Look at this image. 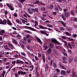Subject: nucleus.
I'll use <instances>...</instances> for the list:
<instances>
[{
    "instance_id": "nucleus-1",
    "label": "nucleus",
    "mask_w": 77,
    "mask_h": 77,
    "mask_svg": "<svg viewBox=\"0 0 77 77\" xmlns=\"http://www.w3.org/2000/svg\"><path fill=\"white\" fill-rule=\"evenodd\" d=\"M6 23V20H4L3 21L0 18V24L5 25Z\"/></svg>"
},
{
    "instance_id": "nucleus-2",
    "label": "nucleus",
    "mask_w": 77,
    "mask_h": 77,
    "mask_svg": "<svg viewBox=\"0 0 77 77\" xmlns=\"http://www.w3.org/2000/svg\"><path fill=\"white\" fill-rule=\"evenodd\" d=\"M52 42H54V43H55L56 44V45H60V43L58 42L57 40H56V39L54 38H53L52 39Z\"/></svg>"
},
{
    "instance_id": "nucleus-3",
    "label": "nucleus",
    "mask_w": 77,
    "mask_h": 77,
    "mask_svg": "<svg viewBox=\"0 0 77 77\" xmlns=\"http://www.w3.org/2000/svg\"><path fill=\"white\" fill-rule=\"evenodd\" d=\"M26 28H27L28 29H29V30H32V31H34V32H36V29H33L32 27L27 26Z\"/></svg>"
},
{
    "instance_id": "nucleus-4",
    "label": "nucleus",
    "mask_w": 77,
    "mask_h": 77,
    "mask_svg": "<svg viewBox=\"0 0 77 77\" xmlns=\"http://www.w3.org/2000/svg\"><path fill=\"white\" fill-rule=\"evenodd\" d=\"M53 53L55 56H58V55H59L58 51H56V50H54L53 51Z\"/></svg>"
},
{
    "instance_id": "nucleus-5",
    "label": "nucleus",
    "mask_w": 77,
    "mask_h": 77,
    "mask_svg": "<svg viewBox=\"0 0 77 77\" xmlns=\"http://www.w3.org/2000/svg\"><path fill=\"white\" fill-rule=\"evenodd\" d=\"M52 51L51 50V48H49L48 50V51L47 52V53L48 54H51Z\"/></svg>"
},
{
    "instance_id": "nucleus-6",
    "label": "nucleus",
    "mask_w": 77,
    "mask_h": 77,
    "mask_svg": "<svg viewBox=\"0 0 77 77\" xmlns=\"http://www.w3.org/2000/svg\"><path fill=\"white\" fill-rule=\"evenodd\" d=\"M39 27L40 28V29H47V27L43 26L42 25H39Z\"/></svg>"
},
{
    "instance_id": "nucleus-7",
    "label": "nucleus",
    "mask_w": 77,
    "mask_h": 77,
    "mask_svg": "<svg viewBox=\"0 0 77 77\" xmlns=\"http://www.w3.org/2000/svg\"><path fill=\"white\" fill-rule=\"evenodd\" d=\"M58 65H59V66H60V67H61V68H62V69H66V68H65V67H64L63 66V65H62V64H60V63H59L58 64Z\"/></svg>"
},
{
    "instance_id": "nucleus-8",
    "label": "nucleus",
    "mask_w": 77,
    "mask_h": 77,
    "mask_svg": "<svg viewBox=\"0 0 77 77\" xmlns=\"http://www.w3.org/2000/svg\"><path fill=\"white\" fill-rule=\"evenodd\" d=\"M32 11L33 12H36L38 13V8H35V9H32Z\"/></svg>"
},
{
    "instance_id": "nucleus-9",
    "label": "nucleus",
    "mask_w": 77,
    "mask_h": 77,
    "mask_svg": "<svg viewBox=\"0 0 77 77\" xmlns=\"http://www.w3.org/2000/svg\"><path fill=\"white\" fill-rule=\"evenodd\" d=\"M12 41L14 44L15 45L18 44V42L17 41L15 40V39L13 38L12 40Z\"/></svg>"
},
{
    "instance_id": "nucleus-10",
    "label": "nucleus",
    "mask_w": 77,
    "mask_h": 77,
    "mask_svg": "<svg viewBox=\"0 0 77 77\" xmlns=\"http://www.w3.org/2000/svg\"><path fill=\"white\" fill-rule=\"evenodd\" d=\"M72 61V57H70L69 58V63H71Z\"/></svg>"
},
{
    "instance_id": "nucleus-11",
    "label": "nucleus",
    "mask_w": 77,
    "mask_h": 77,
    "mask_svg": "<svg viewBox=\"0 0 77 77\" xmlns=\"http://www.w3.org/2000/svg\"><path fill=\"white\" fill-rule=\"evenodd\" d=\"M36 40L38 42H39V43H41L42 44V42L41 41V40L38 37H36Z\"/></svg>"
},
{
    "instance_id": "nucleus-12",
    "label": "nucleus",
    "mask_w": 77,
    "mask_h": 77,
    "mask_svg": "<svg viewBox=\"0 0 77 77\" xmlns=\"http://www.w3.org/2000/svg\"><path fill=\"white\" fill-rule=\"evenodd\" d=\"M7 23L9 26H12V24L11 21L9 20H8V22H7Z\"/></svg>"
},
{
    "instance_id": "nucleus-13",
    "label": "nucleus",
    "mask_w": 77,
    "mask_h": 77,
    "mask_svg": "<svg viewBox=\"0 0 77 77\" xmlns=\"http://www.w3.org/2000/svg\"><path fill=\"white\" fill-rule=\"evenodd\" d=\"M5 33V31L4 30H2L0 31V35H2L3 33Z\"/></svg>"
},
{
    "instance_id": "nucleus-14",
    "label": "nucleus",
    "mask_w": 77,
    "mask_h": 77,
    "mask_svg": "<svg viewBox=\"0 0 77 77\" xmlns=\"http://www.w3.org/2000/svg\"><path fill=\"white\" fill-rule=\"evenodd\" d=\"M69 12H66L65 13L64 15L66 17L68 18L69 16Z\"/></svg>"
},
{
    "instance_id": "nucleus-15",
    "label": "nucleus",
    "mask_w": 77,
    "mask_h": 77,
    "mask_svg": "<svg viewBox=\"0 0 77 77\" xmlns=\"http://www.w3.org/2000/svg\"><path fill=\"white\" fill-rule=\"evenodd\" d=\"M26 72H23L22 71H21V75H26Z\"/></svg>"
},
{
    "instance_id": "nucleus-16",
    "label": "nucleus",
    "mask_w": 77,
    "mask_h": 77,
    "mask_svg": "<svg viewBox=\"0 0 77 77\" xmlns=\"http://www.w3.org/2000/svg\"><path fill=\"white\" fill-rule=\"evenodd\" d=\"M5 73H6V71H3L1 75L2 77H4L5 76Z\"/></svg>"
},
{
    "instance_id": "nucleus-17",
    "label": "nucleus",
    "mask_w": 77,
    "mask_h": 77,
    "mask_svg": "<svg viewBox=\"0 0 77 77\" xmlns=\"http://www.w3.org/2000/svg\"><path fill=\"white\" fill-rule=\"evenodd\" d=\"M55 10L57 12H59V9L57 7H55Z\"/></svg>"
},
{
    "instance_id": "nucleus-18",
    "label": "nucleus",
    "mask_w": 77,
    "mask_h": 77,
    "mask_svg": "<svg viewBox=\"0 0 77 77\" xmlns=\"http://www.w3.org/2000/svg\"><path fill=\"white\" fill-rule=\"evenodd\" d=\"M65 73V71L64 70H62L61 72V75H64Z\"/></svg>"
},
{
    "instance_id": "nucleus-19",
    "label": "nucleus",
    "mask_w": 77,
    "mask_h": 77,
    "mask_svg": "<svg viewBox=\"0 0 77 77\" xmlns=\"http://www.w3.org/2000/svg\"><path fill=\"white\" fill-rule=\"evenodd\" d=\"M63 42H64V44H65V45L66 46L68 45V44H67V42L66 41H65L64 40H63Z\"/></svg>"
},
{
    "instance_id": "nucleus-20",
    "label": "nucleus",
    "mask_w": 77,
    "mask_h": 77,
    "mask_svg": "<svg viewBox=\"0 0 77 77\" xmlns=\"http://www.w3.org/2000/svg\"><path fill=\"white\" fill-rule=\"evenodd\" d=\"M41 33H42V34H43L44 35H45V34L46 32L44 31H43L42 30L40 31Z\"/></svg>"
},
{
    "instance_id": "nucleus-21",
    "label": "nucleus",
    "mask_w": 77,
    "mask_h": 77,
    "mask_svg": "<svg viewBox=\"0 0 77 77\" xmlns=\"http://www.w3.org/2000/svg\"><path fill=\"white\" fill-rule=\"evenodd\" d=\"M49 46L51 48H53V44L52 43H50L49 45Z\"/></svg>"
},
{
    "instance_id": "nucleus-22",
    "label": "nucleus",
    "mask_w": 77,
    "mask_h": 77,
    "mask_svg": "<svg viewBox=\"0 0 77 77\" xmlns=\"http://www.w3.org/2000/svg\"><path fill=\"white\" fill-rule=\"evenodd\" d=\"M42 58L43 59V62L44 63H45V56L43 55Z\"/></svg>"
},
{
    "instance_id": "nucleus-23",
    "label": "nucleus",
    "mask_w": 77,
    "mask_h": 77,
    "mask_svg": "<svg viewBox=\"0 0 77 77\" xmlns=\"http://www.w3.org/2000/svg\"><path fill=\"white\" fill-rule=\"evenodd\" d=\"M45 71H47L48 69V66L46 65V67L45 68Z\"/></svg>"
},
{
    "instance_id": "nucleus-24",
    "label": "nucleus",
    "mask_w": 77,
    "mask_h": 77,
    "mask_svg": "<svg viewBox=\"0 0 77 77\" xmlns=\"http://www.w3.org/2000/svg\"><path fill=\"white\" fill-rule=\"evenodd\" d=\"M16 22H17V23H19V24H22V23L20 22V20L18 19H17L16 20Z\"/></svg>"
},
{
    "instance_id": "nucleus-25",
    "label": "nucleus",
    "mask_w": 77,
    "mask_h": 77,
    "mask_svg": "<svg viewBox=\"0 0 77 77\" xmlns=\"http://www.w3.org/2000/svg\"><path fill=\"white\" fill-rule=\"evenodd\" d=\"M65 34L67 35V36H71V35L69 34V32H65Z\"/></svg>"
},
{
    "instance_id": "nucleus-26",
    "label": "nucleus",
    "mask_w": 77,
    "mask_h": 77,
    "mask_svg": "<svg viewBox=\"0 0 77 77\" xmlns=\"http://www.w3.org/2000/svg\"><path fill=\"white\" fill-rule=\"evenodd\" d=\"M35 75H36V77H39V73L38 72H35Z\"/></svg>"
},
{
    "instance_id": "nucleus-27",
    "label": "nucleus",
    "mask_w": 77,
    "mask_h": 77,
    "mask_svg": "<svg viewBox=\"0 0 77 77\" xmlns=\"http://www.w3.org/2000/svg\"><path fill=\"white\" fill-rule=\"evenodd\" d=\"M68 45L69 48H70V49H72V48L71 46V44H70L68 43Z\"/></svg>"
},
{
    "instance_id": "nucleus-28",
    "label": "nucleus",
    "mask_w": 77,
    "mask_h": 77,
    "mask_svg": "<svg viewBox=\"0 0 77 77\" xmlns=\"http://www.w3.org/2000/svg\"><path fill=\"white\" fill-rule=\"evenodd\" d=\"M35 60L36 61L38 60H39V57H38L36 56H35Z\"/></svg>"
},
{
    "instance_id": "nucleus-29",
    "label": "nucleus",
    "mask_w": 77,
    "mask_h": 77,
    "mask_svg": "<svg viewBox=\"0 0 77 77\" xmlns=\"http://www.w3.org/2000/svg\"><path fill=\"white\" fill-rule=\"evenodd\" d=\"M62 17L63 20L64 21H65V20H66V18L63 15H62Z\"/></svg>"
},
{
    "instance_id": "nucleus-30",
    "label": "nucleus",
    "mask_w": 77,
    "mask_h": 77,
    "mask_svg": "<svg viewBox=\"0 0 77 77\" xmlns=\"http://www.w3.org/2000/svg\"><path fill=\"white\" fill-rule=\"evenodd\" d=\"M9 8H10V10H11V11H13L14 10V9L12 8V5H10V7H9Z\"/></svg>"
},
{
    "instance_id": "nucleus-31",
    "label": "nucleus",
    "mask_w": 77,
    "mask_h": 77,
    "mask_svg": "<svg viewBox=\"0 0 77 77\" xmlns=\"http://www.w3.org/2000/svg\"><path fill=\"white\" fill-rule=\"evenodd\" d=\"M18 0V1L20 2V3H23V2H25L26 0Z\"/></svg>"
},
{
    "instance_id": "nucleus-32",
    "label": "nucleus",
    "mask_w": 77,
    "mask_h": 77,
    "mask_svg": "<svg viewBox=\"0 0 77 77\" xmlns=\"http://www.w3.org/2000/svg\"><path fill=\"white\" fill-rule=\"evenodd\" d=\"M75 75V72H72V76H73L74 77Z\"/></svg>"
},
{
    "instance_id": "nucleus-33",
    "label": "nucleus",
    "mask_w": 77,
    "mask_h": 77,
    "mask_svg": "<svg viewBox=\"0 0 77 77\" xmlns=\"http://www.w3.org/2000/svg\"><path fill=\"white\" fill-rule=\"evenodd\" d=\"M49 8L50 9H53V6L52 5H51L49 7Z\"/></svg>"
},
{
    "instance_id": "nucleus-34",
    "label": "nucleus",
    "mask_w": 77,
    "mask_h": 77,
    "mask_svg": "<svg viewBox=\"0 0 77 77\" xmlns=\"http://www.w3.org/2000/svg\"><path fill=\"white\" fill-rule=\"evenodd\" d=\"M41 18L42 20H43V21H45V20H46V19H45V17H41Z\"/></svg>"
},
{
    "instance_id": "nucleus-35",
    "label": "nucleus",
    "mask_w": 77,
    "mask_h": 77,
    "mask_svg": "<svg viewBox=\"0 0 77 77\" xmlns=\"http://www.w3.org/2000/svg\"><path fill=\"white\" fill-rule=\"evenodd\" d=\"M72 36L73 37V38H75L76 37H77V34H73L72 35Z\"/></svg>"
},
{
    "instance_id": "nucleus-36",
    "label": "nucleus",
    "mask_w": 77,
    "mask_h": 77,
    "mask_svg": "<svg viewBox=\"0 0 77 77\" xmlns=\"http://www.w3.org/2000/svg\"><path fill=\"white\" fill-rule=\"evenodd\" d=\"M43 47L45 49V50H47V49H48V48H47V46L46 45L44 46Z\"/></svg>"
},
{
    "instance_id": "nucleus-37",
    "label": "nucleus",
    "mask_w": 77,
    "mask_h": 77,
    "mask_svg": "<svg viewBox=\"0 0 77 77\" xmlns=\"http://www.w3.org/2000/svg\"><path fill=\"white\" fill-rule=\"evenodd\" d=\"M47 26H48V27H53V26L52 25L50 24H48L47 25Z\"/></svg>"
},
{
    "instance_id": "nucleus-38",
    "label": "nucleus",
    "mask_w": 77,
    "mask_h": 77,
    "mask_svg": "<svg viewBox=\"0 0 77 77\" xmlns=\"http://www.w3.org/2000/svg\"><path fill=\"white\" fill-rule=\"evenodd\" d=\"M61 38H62V39L64 40H65L66 39V37L65 36H62Z\"/></svg>"
},
{
    "instance_id": "nucleus-39",
    "label": "nucleus",
    "mask_w": 77,
    "mask_h": 77,
    "mask_svg": "<svg viewBox=\"0 0 77 77\" xmlns=\"http://www.w3.org/2000/svg\"><path fill=\"white\" fill-rule=\"evenodd\" d=\"M7 44L9 46H11V47H13V46L10 43H8Z\"/></svg>"
},
{
    "instance_id": "nucleus-40",
    "label": "nucleus",
    "mask_w": 77,
    "mask_h": 77,
    "mask_svg": "<svg viewBox=\"0 0 77 77\" xmlns=\"http://www.w3.org/2000/svg\"><path fill=\"white\" fill-rule=\"evenodd\" d=\"M20 20H21L22 21H23V22H25V23H27V22L26 21V20H23L22 19H20Z\"/></svg>"
},
{
    "instance_id": "nucleus-41",
    "label": "nucleus",
    "mask_w": 77,
    "mask_h": 77,
    "mask_svg": "<svg viewBox=\"0 0 77 77\" xmlns=\"http://www.w3.org/2000/svg\"><path fill=\"white\" fill-rule=\"evenodd\" d=\"M25 32L26 33H31V32L28 30H26Z\"/></svg>"
},
{
    "instance_id": "nucleus-42",
    "label": "nucleus",
    "mask_w": 77,
    "mask_h": 77,
    "mask_svg": "<svg viewBox=\"0 0 77 77\" xmlns=\"http://www.w3.org/2000/svg\"><path fill=\"white\" fill-rule=\"evenodd\" d=\"M16 63H17V64L18 63H20V61L19 60H16Z\"/></svg>"
},
{
    "instance_id": "nucleus-43",
    "label": "nucleus",
    "mask_w": 77,
    "mask_h": 77,
    "mask_svg": "<svg viewBox=\"0 0 77 77\" xmlns=\"http://www.w3.org/2000/svg\"><path fill=\"white\" fill-rule=\"evenodd\" d=\"M16 37L17 38H21V36L19 34H18L16 36Z\"/></svg>"
},
{
    "instance_id": "nucleus-44",
    "label": "nucleus",
    "mask_w": 77,
    "mask_h": 77,
    "mask_svg": "<svg viewBox=\"0 0 77 77\" xmlns=\"http://www.w3.org/2000/svg\"><path fill=\"white\" fill-rule=\"evenodd\" d=\"M74 61L75 62H77V57H75V58H74Z\"/></svg>"
},
{
    "instance_id": "nucleus-45",
    "label": "nucleus",
    "mask_w": 77,
    "mask_h": 77,
    "mask_svg": "<svg viewBox=\"0 0 77 77\" xmlns=\"http://www.w3.org/2000/svg\"><path fill=\"white\" fill-rule=\"evenodd\" d=\"M35 24H35V26H37V25L38 24V22L36 21V20H35Z\"/></svg>"
},
{
    "instance_id": "nucleus-46",
    "label": "nucleus",
    "mask_w": 77,
    "mask_h": 77,
    "mask_svg": "<svg viewBox=\"0 0 77 77\" xmlns=\"http://www.w3.org/2000/svg\"><path fill=\"white\" fill-rule=\"evenodd\" d=\"M71 14L72 15H75V14H74V11H71Z\"/></svg>"
},
{
    "instance_id": "nucleus-47",
    "label": "nucleus",
    "mask_w": 77,
    "mask_h": 77,
    "mask_svg": "<svg viewBox=\"0 0 77 77\" xmlns=\"http://www.w3.org/2000/svg\"><path fill=\"white\" fill-rule=\"evenodd\" d=\"M57 66V65H56V63H54L53 64V66L54 68H56V67Z\"/></svg>"
},
{
    "instance_id": "nucleus-48",
    "label": "nucleus",
    "mask_w": 77,
    "mask_h": 77,
    "mask_svg": "<svg viewBox=\"0 0 77 77\" xmlns=\"http://www.w3.org/2000/svg\"><path fill=\"white\" fill-rule=\"evenodd\" d=\"M61 22L62 23V24H63V26H64V27H65V23H63V22L62 21H61Z\"/></svg>"
},
{
    "instance_id": "nucleus-49",
    "label": "nucleus",
    "mask_w": 77,
    "mask_h": 77,
    "mask_svg": "<svg viewBox=\"0 0 77 77\" xmlns=\"http://www.w3.org/2000/svg\"><path fill=\"white\" fill-rule=\"evenodd\" d=\"M57 1L59 3H62V0H57Z\"/></svg>"
},
{
    "instance_id": "nucleus-50",
    "label": "nucleus",
    "mask_w": 77,
    "mask_h": 77,
    "mask_svg": "<svg viewBox=\"0 0 77 77\" xmlns=\"http://www.w3.org/2000/svg\"><path fill=\"white\" fill-rule=\"evenodd\" d=\"M74 21L75 22H77V18H74Z\"/></svg>"
},
{
    "instance_id": "nucleus-51",
    "label": "nucleus",
    "mask_w": 77,
    "mask_h": 77,
    "mask_svg": "<svg viewBox=\"0 0 77 77\" xmlns=\"http://www.w3.org/2000/svg\"><path fill=\"white\" fill-rule=\"evenodd\" d=\"M38 57H41V54L39 53H38Z\"/></svg>"
},
{
    "instance_id": "nucleus-52",
    "label": "nucleus",
    "mask_w": 77,
    "mask_h": 77,
    "mask_svg": "<svg viewBox=\"0 0 77 77\" xmlns=\"http://www.w3.org/2000/svg\"><path fill=\"white\" fill-rule=\"evenodd\" d=\"M15 77H18V73H15Z\"/></svg>"
},
{
    "instance_id": "nucleus-53",
    "label": "nucleus",
    "mask_w": 77,
    "mask_h": 77,
    "mask_svg": "<svg viewBox=\"0 0 77 77\" xmlns=\"http://www.w3.org/2000/svg\"><path fill=\"white\" fill-rule=\"evenodd\" d=\"M0 7H1V8H3V4H2V3H0Z\"/></svg>"
},
{
    "instance_id": "nucleus-54",
    "label": "nucleus",
    "mask_w": 77,
    "mask_h": 77,
    "mask_svg": "<svg viewBox=\"0 0 77 77\" xmlns=\"http://www.w3.org/2000/svg\"><path fill=\"white\" fill-rule=\"evenodd\" d=\"M63 54H64V56H67V54L65 52H63Z\"/></svg>"
},
{
    "instance_id": "nucleus-55",
    "label": "nucleus",
    "mask_w": 77,
    "mask_h": 77,
    "mask_svg": "<svg viewBox=\"0 0 77 77\" xmlns=\"http://www.w3.org/2000/svg\"><path fill=\"white\" fill-rule=\"evenodd\" d=\"M60 30H65V29H64V28H63V27H61L60 28Z\"/></svg>"
},
{
    "instance_id": "nucleus-56",
    "label": "nucleus",
    "mask_w": 77,
    "mask_h": 77,
    "mask_svg": "<svg viewBox=\"0 0 77 77\" xmlns=\"http://www.w3.org/2000/svg\"><path fill=\"white\" fill-rule=\"evenodd\" d=\"M15 62H16V61H14L12 62V64L13 65L14 64H15Z\"/></svg>"
},
{
    "instance_id": "nucleus-57",
    "label": "nucleus",
    "mask_w": 77,
    "mask_h": 77,
    "mask_svg": "<svg viewBox=\"0 0 77 77\" xmlns=\"http://www.w3.org/2000/svg\"><path fill=\"white\" fill-rule=\"evenodd\" d=\"M6 5L8 7V8L10 7V5H9V4L8 3H6Z\"/></svg>"
},
{
    "instance_id": "nucleus-58",
    "label": "nucleus",
    "mask_w": 77,
    "mask_h": 77,
    "mask_svg": "<svg viewBox=\"0 0 77 77\" xmlns=\"http://www.w3.org/2000/svg\"><path fill=\"white\" fill-rule=\"evenodd\" d=\"M66 57H62V59L63 60H66Z\"/></svg>"
},
{
    "instance_id": "nucleus-59",
    "label": "nucleus",
    "mask_w": 77,
    "mask_h": 77,
    "mask_svg": "<svg viewBox=\"0 0 77 77\" xmlns=\"http://www.w3.org/2000/svg\"><path fill=\"white\" fill-rule=\"evenodd\" d=\"M56 71L57 72H58V73H59V72H60V70H59V69H56Z\"/></svg>"
},
{
    "instance_id": "nucleus-60",
    "label": "nucleus",
    "mask_w": 77,
    "mask_h": 77,
    "mask_svg": "<svg viewBox=\"0 0 77 77\" xmlns=\"http://www.w3.org/2000/svg\"><path fill=\"white\" fill-rule=\"evenodd\" d=\"M26 37H23V41H26Z\"/></svg>"
},
{
    "instance_id": "nucleus-61",
    "label": "nucleus",
    "mask_w": 77,
    "mask_h": 77,
    "mask_svg": "<svg viewBox=\"0 0 77 77\" xmlns=\"http://www.w3.org/2000/svg\"><path fill=\"white\" fill-rule=\"evenodd\" d=\"M18 73L19 75H20V74H21V71H19L18 72Z\"/></svg>"
},
{
    "instance_id": "nucleus-62",
    "label": "nucleus",
    "mask_w": 77,
    "mask_h": 77,
    "mask_svg": "<svg viewBox=\"0 0 77 77\" xmlns=\"http://www.w3.org/2000/svg\"><path fill=\"white\" fill-rule=\"evenodd\" d=\"M30 39H27V42L28 43H30Z\"/></svg>"
},
{
    "instance_id": "nucleus-63",
    "label": "nucleus",
    "mask_w": 77,
    "mask_h": 77,
    "mask_svg": "<svg viewBox=\"0 0 77 77\" xmlns=\"http://www.w3.org/2000/svg\"><path fill=\"white\" fill-rule=\"evenodd\" d=\"M14 16L15 17H17V14L16 13H14Z\"/></svg>"
},
{
    "instance_id": "nucleus-64",
    "label": "nucleus",
    "mask_w": 77,
    "mask_h": 77,
    "mask_svg": "<svg viewBox=\"0 0 77 77\" xmlns=\"http://www.w3.org/2000/svg\"><path fill=\"white\" fill-rule=\"evenodd\" d=\"M21 54L23 56H25L26 55V54L25 53L23 52L21 53Z\"/></svg>"
}]
</instances>
